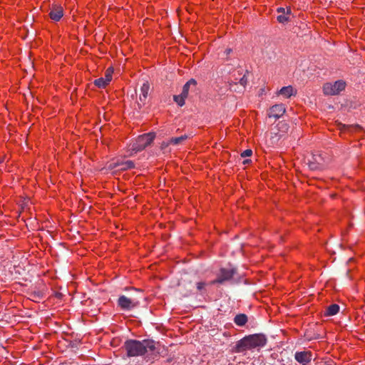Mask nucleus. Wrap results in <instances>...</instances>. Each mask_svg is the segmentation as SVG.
Segmentation results:
<instances>
[{"mask_svg": "<svg viewBox=\"0 0 365 365\" xmlns=\"http://www.w3.org/2000/svg\"><path fill=\"white\" fill-rule=\"evenodd\" d=\"M125 349L128 356H144L147 361L154 359L159 354L155 341L149 339L141 341L128 340L125 343Z\"/></svg>", "mask_w": 365, "mask_h": 365, "instance_id": "obj_1", "label": "nucleus"}, {"mask_svg": "<svg viewBox=\"0 0 365 365\" xmlns=\"http://www.w3.org/2000/svg\"><path fill=\"white\" fill-rule=\"evenodd\" d=\"M267 342V339L263 334H250L237 341L235 346V351L240 353L254 349H259L264 347Z\"/></svg>", "mask_w": 365, "mask_h": 365, "instance_id": "obj_2", "label": "nucleus"}, {"mask_svg": "<svg viewBox=\"0 0 365 365\" xmlns=\"http://www.w3.org/2000/svg\"><path fill=\"white\" fill-rule=\"evenodd\" d=\"M155 134L153 133H148L138 136V138L130 144V149L133 151L138 152L145 149L154 140Z\"/></svg>", "mask_w": 365, "mask_h": 365, "instance_id": "obj_3", "label": "nucleus"}, {"mask_svg": "<svg viewBox=\"0 0 365 365\" xmlns=\"http://www.w3.org/2000/svg\"><path fill=\"white\" fill-rule=\"evenodd\" d=\"M346 82L338 80L334 83L328 82L323 85L322 91L326 96H336L340 93L346 88Z\"/></svg>", "mask_w": 365, "mask_h": 365, "instance_id": "obj_4", "label": "nucleus"}, {"mask_svg": "<svg viewBox=\"0 0 365 365\" xmlns=\"http://www.w3.org/2000/svg\"><path fill=\"white\" fill-rule=\"evenodd\" d=\"M113 73V68L112 67L108 68L105 72L104 77L95 80L94 84L100 88H106L111 81Z\"/></svg>", "mask_w": 365, "mask_h": 365, "instance_id": "obj_5", "label": "nucleus"}, {"mask_svg": "<svg viewBox=\"0 0 365 365\" xmlns=\"http://www.w3.org/2000/svg\"><path fill=\"white\" fill-rule=\"evenodd\" d=\"M118 304L121 309L130 310L136 307L139 302L137 300H134L123 295L118 298Z\"/></svg>", "mask_w": 365, "mask_h": 365, "instance_id": "obj_6", "label": "nucleus"}, {"mask_svg": "<svg viewBox=\"0 0 365 365\" xmlns=\"http://www.w3.org/2000/svg\"><path fill=\"white\" fill-rule=\"evenodd\" d=\"M233 275H234L233 269H228L222 268L220 271L218 277L216 279L210 282V284H215L217 283L222 284L224 282L232 279Z\"/></svg>", "mask_w": 365, "mask_h": 365, "instance_id": "obj_7", "label": "nucleus"}, {"mask_svg": "<svg viewBox=\"0 0 365 365\" xmlns=\"http://www.w3.org/2000/svg\"><path fill=\"white\" fill-rule=\"evenodd\" d=\"M286 111L285 106L283 103L276 104L272 106L268 112L269 118H279Z\"/></svg>", "mask_w": 365, "mask_h": 365, "instance_id": "obj_8", "label": "nucleus"}, {"mask_svg": "<svg viewBox=\"0 0 365 365\" xmlns=\"http://www.w3.org/2000/svg\"><path fill=\"white\" fill-rule=\"evenodd\" d=\"M296 361L303 365H307L312 360V353L310 351H299L294 355Z\"/></svg>", "mask_w": 365, "mask_h": 365, "instance_id": "obj_9", "label": "nucleus"}, {"mask_svg": "<svg viewBox=\"0 0 365 365\" xmlns=\"http://www.w3.org/2000/svg\"><path fill=\"white\" fill-rule=\"evenodd\" d=\"M109 167L112 169L118 170H127L134 168V163L131 160H125L122 162L111 163Z\"/></svg>", "mask_w": 365, "mask_h": 365, "instance_id": "obj_10", "label": "nucleus"}, {"mask_svg": "<svg viewBox=\"0 0 365 365\" xmlns=\"http://www.w3.org/2000/svg\"><path fill=\"white\" fill-rule=\"evenodd\" d=\"M50 18L55 21H58L63 16V9L61 6H53L49 13Z\"/></svg>", "mask_w": 365, "mask_h": 365, "instance_id": "obj_11", "label": "nucleus"}, {"mask_svg": "<svg viewBox=\"0 0 365 365\" xmlns=\"http://www.w3.org/2000/svg\"><path fill=\"white\" fill-rule=\"evenodd\" d=\"M277 94L288 98L292 96H295L297 94V91L292 86H284L277 93Z\"/></svg>", "mask_w": 365, "mask_h": 365, "instance_id": "obj_12", "label": "nucleus"}, {"mask_svg": "<svg viewBox=\"0 0 365 365\" xmlns=\"http://www.w3.org/2000/svg\"><path fill=\"white\" fill-rule=\"evenodd\" d=\"M150 90V86L148 83H144L140 87V101L142 102H145L148 96V92Z\"/></svg>", "mask_w": 365, "mask_h": 365, "instance_id": "obj_13", "label": "nucleus"}, {"mask_svg": "<svg viewBox=\"0 0 365 365\" xmlns=\"http://www.w3.org/2000/svg\"><path fill=\"white\" fill-rule=\"evenodd\" d=\"M234 322L237 326L242 327L247 322V317L245 314H237L234 318Z\"/></svg>", "mask_w": 365, "mask_h": 365, "instance_id": "obj_14", "label": "nucleus"}, {"mask_svg": "<svg viewBox=\"0 0 365 365\" xmlns=\"http://www.w3.org/2000/svg\"><path fill=\"white\" fill-rule=\"evenodd\" d=\"M196 84V81L194 79H190L183 86L181 94H182L183 96H185L187 98L188 96L189 89L190 86L195 87Z\"/></svg>", "mask_w": 365, "mask_h": 365, "instance_id": "obj_15", "label": "nucleus"}, {"mask_svg": "<svg viewBox=\"0 0 365 365\" xmlns=\"http://www.w3.org/2000/svg\"><path fill=\"white\" fill-rule=\"evenodd\" d=\"M290 14L291 9L289 8H287V13L279 14L277 17V21L281 24L287 23L289 21Z\"/></svg>", "mask_w": 365, "mask_h": 365, "instance_id": "obj_16", "label": "nucleus"}, {"mask_svg": "<svg viewBox=\"0 0 365 365\" xmlns=\"http://www.w3.org/2000/svg\"><path fill=\"white\" fill-rule=\"evenodd\" d=\"M187 139V135H182L180 137L172 138L169 140L167 145H178L182 143L184 140Z\"/></svg>", "mask_w": 365, "mask_h": 365, "instance_id": "obj_17", "label": "nucleus"}, {"mask_svg": "<svg viewBox=\"0 0 365 365\" xmlns=\"http://www.w3.org/2000/svg\"><path fill=\"white\" fill-rule=\"evenodd\" d=\"M339 311V305L336 304H333L330 305L327 309V315L329 316H333L336 314Z\"/></svg>", "mask_w": 365, "mask_h": 365, "instance_id": "obj_18", "label": "nucleus"}, {"mask_svg": "<svg viewBox=\"0 0 365 365\" xmlns=\"http://www.w3.org/2000/svg\"><path fill=\"white\" fill-rule=\"evenodd\" d=\"M187 98L183 96L182 94L176 95L173 96L175 102L180 106H182L185 104V101Z\"/></svg>", "mask_w": 365, "mask_h": 365, "instance_id": "obj_19", "label": "nucleus"}, {"mask_svg": "<svg viewBox=\"0 0 365 365\" xmlns=\"http://www.w3.org/2000/svg\"><path fill=\"white\" fill-rule=\"evenodd\" d=\"M252 150L247 149L242 153L241 156L242 158L249 157V156L252 155Z\"/></svg>", "mask_w": 365, "mask_h": 365, "instance_id": "obj_20", "label": "nucleus"}, {"mask_svg": "<svg viewBox=\"0 0 365 365\" xmlns=\"http://www.w3.org/2000/svg\"><path fill=\"white\" fill-rule=\"evenodd\" d=\"M206 286V283L204 282H200L197 283V289L199 291H202L205 287Z\"/></svg>", "mask_w": 365, "mask_h": 365, "instance_id": "obj_21", "label": "nucleus"}, {"mask_svg": "<svg viewBox=\"0 0 365 365\" xmlns=\"http://www.w3.org/2000/svg\"><path fill=\"white\" fill-rule=\"evenodd\" d=\"M277 11L278 14H286L287 13V8L279 7L277 9Z\"/></svg>", "mask_w": 365, "mask_h": 365, "instance_id": "obj_22", "label": "nucleus"}, {"mask_svg": "<svg viewBox=\"0 0 365 365\" xmlns=\"http://www.w3.org/2000/svg\"><path fill=\"white\" fill-rule=\"evenodd\" d=\"M231 52H232L231 48H227L225 51V53H226L227 56H228Z\"/></svg>", "mask_w": 365, "mask_h": 365, "instance_id": "obj_23", "label": "nucleus"}, {"mask_svg": "<svg viewBox=\"0 0 365 365\" xmlns=\"http://www.w3.org/2000/svg\"><path fill=\"white\" fill-rule=\"evenodd\" d=\"M240 83H241V84H243V83H244V78H241V80H240Z\"/></svg>", "mask_w": 365, "mask_h": 365, "instance_id": "obj_24", "label": "nucleus"}]
</instances>
